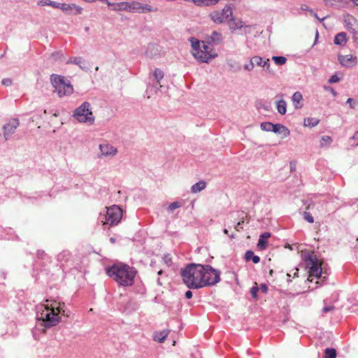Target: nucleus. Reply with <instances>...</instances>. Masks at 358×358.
<instances>
[{"label":"nucleus","mask_w":358,"mask_h":358,"mask_svg":"<svg viewBox=\"0 0 358 358\" xmlns=\"http://www.w3.org/2000/svg\"><path fill=\"white\" fill-rule=\"evenodd\" d=\"M259 292V287H257V284L255 283V285L250 289V294H251L252 296L255 299H257V292Z\"/></svg>","instance_id":"nucleus-38"},{"label":"nucleus","mask_w":358,"mask_h":358,"mask_svg":"<svg viewBox=\"0 0 358 358\" xmlns=\"http://www.w3.org/2000/svg\"><path fill=\"white\" fill-rule=\"evenodd\" d=\"M222 34L214 31L211 36L207 38L208 43H215V44H219L222 41Z\"/></svg>","instance_id":"nucleus-21"},{"label":"nucleus","mask_w":358,"mask_h":358,"mask_svg":"<svg viewBox=\"0 0 358 358\" xmlns=\"http://www.w3.org/2000/svg\"><path fill=\"white\" fill-rule=\"evenodd\" d=\"M320 122V120L315 117H306L303 120V126L306 127H313L317 126Z\"/></svg>","instance_id":"nucleus-24"},{"label":"nucleus","mask_w":358,"mask_h":358,"mask_svg":"<svg viewBox=\"0 0 358 358\" xmlns=\"http://www.w3.org/2000/svg\"><path fill=\"white\" fill-rule=\"evenodd\" d=\"M287 275L288 277H290V274H289V273H287Z\"/></svg>","instance_id":"nucleus-60"},{"label":"nucleus","mask_w":358,"mask_h":358,"mask_svg":"<svg viewBox=\"0 0 358 358\" xmlns=\"http://www.w3.org/2000/svg\"><path fill=\"white\" fill-rule=\"evenodd\" d=\"M347 103L349 104L351 108H355L356 106V101L352 98H348L347 100Z\"/></svg>","instance_id":"nucleus-41"},{"label":"nucleus","mask_w":358,"mask_h":358,"mask_svg":"<svg viewBox=\"0 0 358 358\" xmlns=\"http://www.w3.org/2000/svg\"><path fill=\"white\" fill-rule=\"evenodd\" d=\"M272 59L277 65H283L287 62L286 57L282 56H273Z\"/></svg>","instance_id":"nucleus-32"},{"label":"nucleus","mask_w":358,"mask_h":358,"mask_svg":"<svg viewBox=\"0 0 358 358\" xmlns=\"http://www.w3.org/2000/svg\"><path fill=\"white\" fill-rule=\"evenodd\" d=\"M311 205L312 204L310 203L308 206H306V210L303 212V217L309 223L314 222L313 217L312 216V215L310 213L307 212V210L311 208Z\"/></svg>","instance_id":"nucleus-28"},{"label":"nucleus","mask_w":358,"mask_h":358,"mask_svg":"<svg viewBox=\"0 0 358 358\" xmlns=\"http://www.w3.org/2000/svg\"><path fill=\"white\" fill-rule=\"evenodd\" d=\"M352 139H355V140H358V131H356V132L354 134V135H353V136H352Z\"/></svg>","instance_id":"nucleus-51"},{"label":"nucleus","mask_w":358,"mask_h":358,"mask_svg":"<svg viewBox=\"0 0 358 358\" xmlns=\"http://www.w3.org/2000/svg\"><path fill=\"white\" fill-rule=\"evenodd\" d=\"M181 207V203L179 201H174L169 204L168 206V210L170 211H173L175 209L179 208Z\"/></svg>","instance_id":"nucleus-36"},{"label":"nucleus","mask_w":358,"mask_h":358,"mask_svg":"<svg viewBox=\"0 0 358 358\" xmlns=\"http://www.w3.org/2000/svg\"><path fill=\"white\" fill-rule=\"evenodd\" d=\"M352 2H354L357 6H358V0H351Z\"/></svg>","instance_id":"nucleus-55"},{"label":"nucleus","mask_w":358,"mask_h":358,"mask_svg":"<svg viewBox=\"0 0 358 358\" xmlns=\"http://www.w3.org/2000/svg\"><path fill=\"white\" fill-rule=\"evenodd\" d=\"M38 4L41 6L48 5L59 9L60 3H57L50 0H41L39 1Z\"/></svg>","instance_id":"nucleus-29"},{"label":"nucleus","mask_w":358,"mask_h":358,"mask_svg":"<svg viewBox=\"0 0 358 358\" xmlns=\"http://www.w3.org/2000/svg\"><path fill=\"white\" fill-rule=\"evenodd\" d=\"M331 142H332V139L330 136H323L321 138L320 145L322 147H324V146L329 145Z\"/></svg>","instance_id":"nucleus-33"},{"label":"nucleus","mask_w":358,"mask_h":358,"mask_svg":"<svg viewBox=\"0 0 358 358\" xmlns=\"http://www.w3.org/2000/svg\"><path fill=\"white\" fill-rule=\"evenodd\" d=\"M339 80H340V78H338V76L337 75H333L329 80V83H334L338 82Z\"/></svg>","instance_id":"nucleus-40"},{"label":"nucleus","mask_w":358,"mask_h":358,"mask_svg":"<svg viewBox=\"0 0 358 358\" xmlns=\"http://www.w3.org/2000/svg\"><path fill=\"white\" fill-rule=\"evenodd\" d=\"M357 241H358V238H357Z\"/></svg>","instance_id":"nucleus-61"},{"label":"nucleus","mask_w":358,"mask_h":358,"mask_svg":"<svg viewBox=\"0 0 358 358\" xmlns=\"http://www.w3.org/2000/svg\"><path fill=\"white\" fill-rule=\"evenodd\" d=\"M189 41L192 48V52L194 58L202 62H208L212 57L210 52L200 48V41L196 38L192 37Z\"/></svg>","instance_id":"nucleus-10"},{"label":"nucleus","mask_w":358,"mask_h":358,"mask_svg":"<svg viewBox=\"0 0 358 358\" xmlns=\"http://www.w3.org/2000/svg\"><path fill=\"white\" fill-rule=\"evenodd\" d=\"M306 265L309 268L308 280L313 281V277L320 278L322 276V269L321 263L319 262L315 255H311L306 260Z\"/></svg>","instance_id":"nucleus-9"},{"label":"nucleus","mask_w":358,"mask_h":358,"mask_svg":"<svg viewBox=\"0 0 358 358\" xmlns=\"http://www.w3.org/2000/svg\"><path fill=\"white\" fill-rule=\"evenodd\" d=\"M245 259L247 262L252 260L254 264H258L260 262L259 257L255 255L252 250H248L245 253Z\"/></svg>","instance_id":"nucleus-25"},{"label":"nucleus","mask_w":358,"mask_h":358,"mask_svg":"<svg viewBox=\"0 0 358 358\" xmlns=\"http://www.w3.org/2000/svg\"><path fill=\"white\" fill-rule=\"evenodd\" d=\"M122 217V209L116 205H113L107 208L106 214L104 215V220H101L103 224H108L113 226L117 224Z\"/></svg>","instance_id":"nucleus-7"},{"label":"nucleus","mask_w":358,"mask_h":358,"mask_svg":"<svg viewBox=\"0 0 358 358\" xmlns=\"http://www.w3.org/2000/svg\"><path fill=\"white\" fill-rule=\"evenodd\" d=\"M206 186V183L203 180H201L191 187V191L193 193H197L201 192V190L204 189Z\"/></svg>","instance_id":"nucleus-26"},{"label":"nucleus","mask_w":358,"mask_h":358,"mask_svg":"<svg viewBox=\"0 0 358 358\" xmlns=\"http://www.w3.org/2000/svg\"><path fill=\"white\" fill-rule=\"evenodd\" d=\"M224 233L225 234H228V230L225 229L224 230Z\"/></svg>","instance_id":"nucleus-59"},{"label":"nucleus","mask_w":358,"mask_h":358,"mask_svg":"<svg viewBox=\"0 0 358 358\" xmlns=\"http://www.w3.org/2000/svg\"><path fill=\"white\" fill-rule=\"evenodd\" d=\"M51 80L55 91L57 92L59 97L68 96L73 93V86L64 77L61 76H52Z\"/></svg>","instance_id":"nucleus-5"},{"label":"nucleus","mask_w":358,"mask_h":358,"mask_svg":"<svg viewBox=\"0 0 358 358\" xmlns=\"http://www.w3.org/2000/svg\"><path fill=\"white\" fill-rule=\"evenodd\" d=\"M74 117L80 122L92 124L94 121V117L90 108V104L88 102H84L74 112Z\"/></svg>","instance_id":"nucleus-8"},{"label":"nucleus","mask_w":358,"mask_h":358,"mask_svg":"<svg viewBox=\"0 0 358 358\" xmlns=\"http://www.w3.org/2000/svg\"><path fill=\"white\" fill-rule=\"evenodd\" d=\"M255 66V64L250 61V63L248 64H245L244 66V69L247 71H252Z\"/></svg>","instance_id":"nucleus-44"},{"label":"nucleus","mask_w":358,"mask_h":358,"mask_svg":"<svg viewBox=\"0 0 358 358\" xmlns=\"http://www.w3.org/2000/svg\"><path fill=\"white\" fill-rule=\"evenodd\" d=\"M271 236L270 232H264L259 236L257 247L259 250H264L268 246L267 240Z\"/></svg>","instance_id":"nucleus-17"},{"label":"nucleus","mask_w":358,"mask_h":358,"mask_svg":"<svg viewBox=\"0 0 358 358\" xmlns=\"http://www.w3.org/2000/svg\"><path fill=\"white\" fill-rule=\"evenodd\" d=\"M338 59L340 64L345 67H350L357 63V58L350 54L347 55H338Z\"/></svg>","instance_id":"nucleus-14"},{"label":"nucleus","mask_w":358,"mask_h":358,"mask_svg":"<svg viewBox=\"0 0 358 358\" xmlns=\"http://www.w3.org/2000/svg\"><path fill=\"white\" fill-rule=\"evenodd\" d=\"M46 303L41 304L38 307L37 318L43 322V326L50 328L61 322L60 315H65L63 308L64 303L61 304L55 301L45 300Z\"/></svg>","instance_id":"nucleus-1"},{"label":"nucleus","mask_w":358,"mask_h":358,"mask_svg":"<svg viewBox=\"0 0 358 358\" xmlns=\"http://www.w3.org/2000/svg\"><path fill=\"white\" fill-rule=\"evenodd\" d=\"M298 271H299V269L298 268H295V272L294 273V277L298 276Z\"/></svg>","instance_id":"nucleus-52"},{"label":"nucleus","mask_w":358,"mask_h":358,"mask_svg":"<svg viewBox=\"0 0 358 358\" xmlns=\"http://www.w3.org/2000/svg\"><path fill=\"white\" fill-rule=\"evenodd\" d=\"M233 14L230 5H226L221 11L214 10L209 14L210 20L217 24H220L227 21Z\"/></svg>","instance_id":"nucleus-11"},{"label":"nucleus","mask_w":358,"mask_h":358,"mask_svg":"<svg viewBox=\"0 0 358 358\" xmlns=\"http://www.w3.org/2000/svg\"><path fill=\"white\" fill-rule=\"evenodd\" d=\"M108 5L111 6L113 10L117 11H127V12H138V13H147V12H157V8H152L149 5H143L141 3L138 1L131 2H120V3H110L108 2Z\"/></svg>","instance_id":"nucleus-4"},{"label":"nucleus","mask_w":358,"mask_h":358,"mask_svg":"<svg viewBox=\"0 0 358 358\" xmlns=\"http://www.w3.org/2000/svg\"><path fill=\"white\" fill-rule=\"evenodd\" d=\"M19 126V121L17 119H13L10 120L3 127V134L6 139L10 136L15 131L16 129Z\"/></svg>","instance_id":"nucleus-12"},{"label":"nucleus","mask_w":358,"mask_h":358,"mask_svg":"<svg viewBox=\"0 0 358 358\" xmlns=\"http://www.w3.org/2000/svg\"><path fill=\"white\" fill-rule=\"evenodd\" d=\"M334 308H335L333 306H327V307L323 308L322 312L326 313H328L329 311L334 310Z\"/></svg>","instance_id":"nucleus-46"},{"label":"nucleus","mask_w":358,"mask_h":358,"mask_svg":"<svg viewBox=\"0 0 358 358\" xmlns=\"http://www.w3.org/2000/svg\"><path fill=\"white\" fill-rule=\"evenodd\" d=\"M59 9L62 10L65 13L74 15L81 14L83 11V8L79 6H77L76 4H68L64 3H60Z\"/></svg>","instance_id":"nucleus-13"},{"label":"nucleus","mask_w":358,"mask_h":358,"mask_svg":"<svg viewBox=\"0 0 358 358\" xmlns=\"http://www.w3.org/2000/svg\"><path fill=\"white\" fill-rule=\"evenodd\" d=\"M345 27L348 30L356 34L358 31V24L356 19L352 15H348L345 19Z\"/></svg>","instance_id":"nucleus-16"},{"label":"nucleus","mask_w":358,"mask_h":358,"mask_svg":"<svg viewBox=\"0 0 358 358\" xmlns=\"http://www.w3.org/2000/svg\"><path fill=\"white\" fill-rule=\"evenodd\" d=\"M314 16H315V17L318 20H320V21H322V20L324 19V17H322V18H321V19H320V18H319V17H317V14H314Z\"/></svg>","instance_id":"nucleus-53"},{"label":"nucleus","mask_w":358,"mask_h":358,"mask_svg":"<svg viewBox=\"0 0 358 358\" xmlns=\"http://www.w3.org/2000/svg\"><path fill=\"white\" fill-rule=\"evenodd\" d=\"M163 273V270L162 269H160L159 271H157V274L158 275H162Z\"/></svg>","instance_id":"nucleus-54"},{"label":"nucleus","mask_w":358,"mask_h":358,"mask_svg":"<svg viewBox=\"0 0 358 358\" xmlns=\"http://www.w3.org/2000/svg\"><path fill=\"white\" fill-rule=\"evenodd\" d=\"M99 149L101 156H115L117 152V150L115 147L108 143L100 144Z\"/></svg>","instance_id":"nucleus-15"},{"label":"nucleus","mask_w":358,"mask_h":358,"mask_svg":"<svg viewBox=\"0 0 358 358\" xmlns=\"http://www.w3.org/2000/svg\"><path fill=\"white\" fill-rule=\"evenodd\" d=\"M203 265L190 264L181 271L183 282L190 289L201 288Z\"/></svg>","instance_id":"nucleus-3"},{"label":"nucleus","mask_w":358,"mask_h":358,"mask_svg":"<svg viewBox=\"0 0 358 358\" xmlns=\"http://www.w3.org/2000/svg\"><path fill=\"white\" fill-rule=\"evenodd\" d=\"M185 297L187 299H191L192 297V292L190 290H188L185 292Z\"/></svg>","instance_id":"nucleus-48"},{"label":"nucleus","mask_w":358,"mask_h":358,"mask_svg":"<svg viewBox=\"0 0 358 358\" xmlns=\"http://www.w3.org/2000/svg\"><path fill=\"white\" fill-rule=\"evenodd\" d=\"M227 22H229V29L232 31H234L236 29H240L243 27V22L240 19L233 17V15L229 17Z\"/></svg>","instance_id":"nucleus-18"},{"label":"nucleus","mask_w":358,"mask_h":358,"mask_svg":"<svg viewBox=\"0 0 358 358\" xmlns=\"http://www.w3.org/2000/svg\"><path fill=\"white\" fill-rule=\"evenodd\" d=\"M262 67H266V70L268 71H270V64H269V59H267L266 60H264Z\"/></svg>","instance_id":"nucleus-43"},{"label":"nucleus","mask_w":358,"mask_h":358,"mask_svg":"<svg viewBox=\"0 0 358 358\" xmlns=\"http://www.w3.org/2000/svg\"><path fill=\"white\" fill-rule=\"evenodd\" d=\"M157 283H158V285H162V284H163V283L160 281V280H159V279H158V280H157Z\"/></svg>","instance_id":"nucleus-56"},{"label":"nucleus","mask_w":358,"mask_h":358,"mask_svg":"<svg viewBox=\"0 0 358 358\" xmlns=\"http://www.w3.org/2000/svg\"><path fill=\"white\" fill-rule=\"evenodd\" d=\"M277 110L281 115H285L287 111V104L284 100H280L276 103Z\"/></svg>","instance_id":"nucleus-27"},{"label":"nucleus","mask_w":358,"mask_h":358,"mask_svg":"<svg viewBox=\"0 0 358 358\" xmlns=\"http://www.w3.org/2000/svg\"><path fill=\"white\" fill-rule=\"evenodd\" d=\"M1 83L5 86H10L12 84V80L9 78H5L2 80Z\"/></svg>","instance_id":"nucleus-45"},{"label":"nucleus","mask_w":358,"mask_h":358,"mask_svg":"<svg viewBox=\"0 0 358 358\" xmlns=\"http://www.w3.org/2000/svg\"><path fill=\"white\" fill-rule=\"evenodd\" d=\"M198 6H203L205 1H211L213 3H218L219 0H193Z\"/></svg>","instance_id":"nucleus-37"},{"label":"nucleus","mask_w":358,"mask_h":358,"mask_svg":"<svg viewBox=\"0 0 358 358\" xmlns=\"http://www.w3.org/2000/svg\"><path fill=\"white\" fill-rule=\"evenodd\" d=\"M273 271L272 269H271L269 271V275H273Z\"/></svg>","instance_id":"nucleus-58"},{"label":"nucleus","mask_w":358,"mask_h":358,"mask_svg":"<svg viewBox=\"0 0 358 358\" xmlns=\"http://www.w3.org/2000/svg\"><path fill=\"white\" fill-rule=\"evenodd\" d=\"M215 3H211V1H205L203 3V6H211V5H215Z\"/></svg>","instance_id":"nucleus-50"},{"label":"nucleus","mask_w":358,"mask_h":358,"mask_svg":"<svg viewBox=\"0 0 358 358\" xmlns=\"http://www.w3.org/2000/svg\"><path fill=\"white\" fill-rule=\"evenodd\" d=\"M273 131L275 134H281L282 138H286L290 134V131L288 128L280 124H274Z\"/></svg>","instance_id":"nucleus-19"},{"label":"nucleus","mask_w":358,"mask_h":358,"mask_svg":"<svg viewBox=\"0 0 358 358\" xmlns=\"http://www.w3.org/2000/svg\"><path fill=\"white\" fill-rule=\"evenodd\" d=\"M203 271L201 272V287L212 286L220 280V272L213 268L210 265H203Z\"/></svg>","instance_id":"nucleus-6"},{"label":"nucleus","mask_w":358,"mask_h":358,"mask_svg":"<svg viewBox=\"0 0 358 358\" xmlns=\"http://www.w3.org/2000/svg\"><path fill=\"white\" fill-rule=\"evenodd\" d=\"M153 76H154L155 79L156 80L157 83H159V81L164 77V73L159 69H155L153 72Z\"/></svg>","instance_id":"nucleus-31"},{"label":"nucleus","mask_w":358,"mask_h":358,"mask_svg":"<svg viewBox=\"0 0 358 358\" xmlns=\"http://www.w3.org/2000/svg\"><path fill=\"white\" fill-rule=\"evenodd\" d=\"M162 261L164 262V264L168 267L171 266L172 262L171 257H170L169 255H164Z\"/></svg>","instance_id":"nucleus-39"},{"label":"nucleus","mask_w":358,"mask_h":358,"mask_svg":"<svg viewBox=\"0 0 358 358\" xmlns=\"http://www.w3.org/2000/svg\"><path fill=\"white\" fill-rule=\"evenodd\" d=\"M110 242H112V243H115V238H110Z\"/></svg>","instance_id":"nucleus-57"},{"label":"nucleus","mask_w":358,"mask_h":358,"mask_svg":"<svg viewBox=\"0 0 358 358\" xmlns=\"http://www.w3.org/2000/svg\"><path fill=\"white\" fill-rule=\"evenodd\" d=\"M170 332L169 329H164L162 331H156L154 334L153 338L155 341L163 343Z\"/></svg>","instance_id":"nucleus-20"},{"label":"nucleus","mask_w":358,"mask_h":358,"mask_svg":"<svg viewBox=\"0 0 358 358\" xmlns=\"http://www.w3.org/2000/svg\"><path fill=\"white\" fill-rule=\"evenodd\" d=\"M347 42V36L345 32H341L336 34L334 39L336 45H345Z\"/></svg>","instance_id":"nucleus-23"},{"label":"nucleus","mask_w":358,"mask_h":358,"mask_svg":"<svg viewBox=\"0 0 358 358\" xmlns=\"http://www.w3.org/2000/svg\"><path fill=\"white\" fill-rule=\"evenodd\" d=\"M202 50H207V52H210V48L208 45L205 44L204 42H203V45H202Z\"/></svg>","instance_id":"nucleus-49"},{"label":"nucleus","mask_w":358,"mask_h":358,"mask_svg":"<svg viewBox=\"0 0 358 358\" xmlns=\"http://www.w3.org/2000/svg\"><path fill=\"white\" fill-rule=\"evenodd\" d=\"M244 221L243 220H241L240 222H238L236 225L235 226V229L237 231H240L241 229H243V224Z\"/></svg>","instance_id":"nucleus-42"},{"label":"nucleus","mask_w":358,"mask_h":358,"mask_svg":"<svg viewBox=\"0 0 358 358\" xmlns=\"http://www.w3.org/2000/svg\"><path fill=\"white\" fill-rule=\"evenodd\" d=\"M251 62H252V64H254L255 65H257V66H262V64H263V62H264V60L261 57H259V56H254L251 58Z\"/></svg>","instance_id":"nucleus-35"},{"label":"nucleus","mask_w":358,"mask_h":358,"mask_svg":"<svg viewBox=\"0 0 358 358\" xmlns=\"http://www.w3.org/2000/svg\"><path fill=\"white\" fill-rule=\"evenodd\" d=\"M303 96L301 92H296L294 93L292 95V99L293 101V104L296 108H300L302 107L301 101H302Z\"/></svg>","instance_id":"nucleus-22"},{"label":"nucleus","mask_w":358,"mask_h":358,"mask_svg":"<svg viewBox=\"0 0 358 358\" xmlns=\"http://www.w3.org/2000/svg\"><path fill=\"white\" fill-rule=\"evenodd\" d=\"M107 275L122 287L131 286L134 283L136 269L122 262H118L106 268Z\"/></svg>","instance_id":"nucleus-2"},{"label":"nucleus","mask_w":358,"mask_h":358,"mask_svg":"<svg viewBox=\"0 0 358 358\" xmlns=\"http://www.w3.org/2000/svg\"><path fill=\"white\" fill-rule=\"evenodd\" d=\"M259 290H261L264 293H266L268 292V287L265 284H261L259 287Z\"/></svg>","instance_id":"nucleus-47"},{"label":"nucleus","mask_w":358,"mask_h":358,"mask_svg":"<svg viewBox=\"0 0 358 358\" xmlns=\"http://www.w3.org/2000/svg\"><path fill=\"white\" fill-rule=\"evenodd\" d=\"M274 124L271 122H263L261 124V129L266 131H273Z\"/></svg>","instance_id":"nucleus-34"},{"label":"nucleus","mask_w":358,"mask_h":358,"mask_svg":"<svg viewBox=\"0 0 358 358\" xmlns=\"http://www.w3.org/2000/svg\"><path fill=\"white\" fill-rule=\"evenodd\" d=\"M336 351L334 348H327L324 350V358H336Z\"/></svg>","instance_id":"nucleus-30"}]
</instances>
